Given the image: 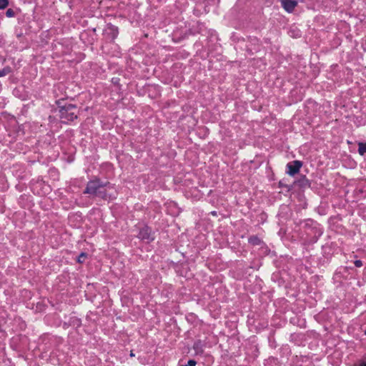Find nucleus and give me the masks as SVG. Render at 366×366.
<instances>
[{"instance_id":"obj_1","label":"nucleus","mask_w":366,"mask_h":366,"mask_svg":"<svg viewBox=\"0 0 366 366\" xmlns=\"http://www.w3.org/2000/svg\"><path fill=\"white\" fill-rule=\"evenodd\" d=\"M109 185L110 182H102L99 178L96 177L87 182L83 193L85 194H87L94 197H99L104 200H107L108 198V194L107 191L103 189V188L109 187Z\"/></svg>"},{"instance_id":"obj_2","label":"nucleus","mask_w":366,"mask_h":366,"mask_svg":"<svg viewBox=\"0 0 366 366\" xmlns=\"http://www.w3.org/2000/svg\"><path fill=\"white\" fill-rule=\"evenodd\" d=\"M56 104L59 109V117L64 124H68L78 118V109L76 104L64 103V99H59Z\"/></svg>"},{"instance_id":"obj_3","label":"nucleus","mask_w":366,"mask_h":366,"mask_svg":"<svg viewBox=\"0 0 366 366\" xmlns=\"http://www.w3.org/2000/svg\"><path fill=\"white\" fill-rule=\"evenodd\" d=\"M118 35L119 28L111 23H108L102 31V41L105 44H113Z\"/></svg>"},{"instance_id":"obj_4","label":"nucleus","mask_w":366,"mask_h":366,"mask_svg":"<svg viewBox=\"0 0 366 366\" xmlns=\"http://www.w3.org/2000/svg\"><path fill=\"white\" fill-rule=\"evenodd\" d=\"M322 234L323 229L320 224L312 227L305 232V243L308 245L316 243Z\"/></svg>"},{"instance_id":"obj_5","label":"nucleus","mask_w":366,"mask_h":366,"mask_svg":"<svg viewBox=\"0 0 366 366\" xmlns=\"http://www.w3.org/2000/svg\"><path fill=\"white\" fill-rule=\"evenodd\" d=\"M140 240L150 243L155 239L154 232L152 229L147 224H144L142 228L139 229L138 234L137 236Z\"/></svg>"},{"instance_id":"obj_6","label":"nucleus","mask_w":366,"mask_h":366,"mask_svg":"<svg viewBox=\"0 0 366 366\" xmlns=\"http://www.w3.org/2000/svg\"><path fill=\"white\" fill-rule=\"evenodd\" d=\"M302 162L300 160H294L287 163V174L290 176L294 177L295 174L299 173L300 168L302 167Z\"/></svg>"},{"instance_id":"obj_7","label":"nucleus","mask_w":366,"mask_h":366,"mask_svg":"<svg viewBox=\"0 0 366 366\" xmlns=\"http://www.w3.org/2000/svg\"><path fill=\"white\" fill-rule=\"evenodd\" d=\"M294 184L301 189L310 188L311 186L310 181L305 176L302 175L299 179L294 182Z\"/></svg>"},{"instance_id":"obj_8","label":"nucleus","mask_w":366,"mask_h":366,"mask_svg":"<svg viewBox=\"0 0 366 366\" xmlns=\"http://www.w3.org/2000/svg\"><path fill=\"white\" fill-rule=\"evenodd\" d=\"M281 4L287 12L292 13L297 6V1L295 0H281Z\"/></svg>"},{"instance_id":"obj_9","label":"nucleus","mask_w":366,"mask_h":366,"mask_svg":"<svg viewBox=\"0 0 366 366\" xmlns=\"http://www.w3.org/2000/svg\"><path fill=\"white\" fill-rule=\"evenodd\" d=\"M204 344L201 340H197L194 342L193 349L196 355H202L204 352Z\"/></svg>"},{"instance_id":"obj_10","label":"nucleus","mask_w":366,"mask_h":366,"mask_svg":"<svg viewBox=\"0 0 366 366\" xmlns=\"http://www.w3.org/2000/svg\"><path fill=\"white\" fill-rule=\"evenodd\" d=\"M248 243L252 246H259L263 244V241L258 236L252 235L248 238Z\"/></svg>"},{"instance_id":"obj_11","label":"nucleus","mask_w":366,"mask_h":366,"mask_svg":"<svg viewBox=\"0 0 366 366\" xmlns=\"http://www.w3.org/2000/svg\"><path fill=\"white\" fill-rule=\"evenodd\" d=\"M304 223H305V225H304L305 232H306L307 230L311 229L312 227H313V226L315 227V226L320 224L316 221L311 219H307L305 220Z\"/></svg>"},{"instance_id":"obj_12","label":"nucleus","mask_w":366,"mask_h":366,"mask_svg":"<svg viewBox=\"0 0 366 366\" xmlns=\"http://www.w3.org/2000/svg\"><path fill=\"white\" fill-rule=\"evenodd\" d=\"M358 153L362 156L366 154V142L358 143Z\"/></svg>"},{"instance_id":"obj_13","label":"nucleus","mask_w":366,"mask_h":366,"mask_svg":"<svg viewBox=\"0 0 366 366\" xmlns=\"http://www.w3.org/2000/svg\"><path fill=\"white\" fill-rule=\"evenodd\" d=\"M11 71V69L9 66H6L2 69H0V77L4 76L9 74Z\"/></svg>"},{"instance_id":"obj_14","label":"nucleus","mask_w":366,"mask_h":366,"mask_svg":"<svg viewBox=\"0 0 366 366\" xmlns=\"http://www.w3.org/2000/svg\"><path fill=\"white\" fill-rule=\"evenodd\" d=\"M87 257V254L85 252H81L80 254L77 257V262L83 263L85 261V259Z\"/></svg>"},{"instance_id":"obj_15","label":"nucleus","mask_w":366,"mask_h":366,"mask_svg":"<svg viewBox=\"0 0 366 366\" xmlns=\"http://www.w3.org/2000/svg\"><path fill=\"white\" fill-rule=\"evenodd\" d=\"M9 5V0H0V9H6Z\"/></svg>"},{"instance_id":"obj_16","label":"nucleus","mask_w":366,"mask_h":366,"mask_svg":"<svg viewBox=\"0 0 366 366\" xmlns=\"http://www.w3.org/2000/svg\"><path fill=\"white\" fill-rule=\"evenodd\" d=\"M16 13L12 9H9L6 11V16L9 18L14 17Z\"/></svg>"},{"instance_id":"obj_17","label":"nucleus","mask_w":366,"mask_h":366,"mask_svg":"<svg viewBox=\"0 0 366 366\" xmlns=\"http://www.w3.org/2000/svg\"><path fill=\"white\" fill-rule=\"evenodd\" d=\"M279 187H280V188L285 187L287 189L288 191H290L292 188L291 186H288V185L284 184L282 181L279 182Z\"/></svg>"},{"instance_id":"obj_18","label":"nucleus","mask_w":366,"mask_h":366,"mask_svg":"<svg viewBox=\"0 0 366 366\" xmlns=\"http://www.w3.org/2000/svg\"><path fill=\"white\" fill-rule=\"evenodd\" d=\"M196 364H197V362L194 360H189L187 362V364L186 365L195 366Z\"/></svg>"},{"instance_id":"obj_19","label":"nucleus","mask_w":366,"mask_h":366,"mask_svg":"<svg viewBox=\"0 0 366 366\" xmlns=\"http://www.w3.org/2000/svg\"><path fill=\"white\" fill-rule=\"evenodd\" d=\"M353 366H366V361L360 360L357 363L355 364Z\"/></svg>"},{"instance_id":"obj_20","label":"nucleus","mask_w":366,"mask_h":366,"mask_svg":"<svg viewBox=\"0 0 366 366\" xmlns=\"http://www.w3.org/2000/svg\"><path fill=\"white\" fill-rule=\"evenodd\" d=\"M355 267H360L362 266V262L360 259H357L354 262Z\"/></svg>"},{"instance_id":"obj_21","label":"nucleus","mask_w":366,"mask_h":366,"mask_svg":"<svg viewBox=\"0 0 366 366\" xmlns=\"http://www.w3.org/2000/svg\"><path fill=\"white\" fill-rule=\"evenodd\" d=\"M88 31H92L93 32L94 34H96V32H97V29L95 27L92 28V29H88Z\"/></svg>"},{"instance_id":"obj_22","label":"nucleus","mask_w":366,"mask_h":366,"mask_svg":"<svg viewBox=\"0 0 366 366\" xmlns=\"http://www.w3.org/2000/svg\"><path fill=\"white\" fill-rule=\"evenodd\" d=\"M210 214L214 216V217H217V211H212L210 212Z\"/></svg>"},{"instance_id":"obj_23","label":"nucleus","mask_w":366,"mask_h":366,"mask_svg":"<svg viewBox=\"0 0 366 366\" xmlns=\"http://www.w3.org/2000/svg\"><path fill=\"white\" fill-rule=\"evenodd\" d=\"M112 81V82H113L114 84H118V82H119V79L113 78Z\"/></svg>"},{"instance_id":"obj_24","label":"nucleus","mask_w":366,"mask_h":366,"mask_svg":"<svg viewBox=\"0 0 366 366\" xmlns=\"http://www.w3.org/2000/svg\"><path fill=\"white\" fill-rule=\"evenodd\" d=\"M94 41H95V39L92 37V39H91V41H89V43H90L91 44H93Z\"/></svg>"},{"instance_id":"obj_25","label":"nucleus","mask_w":366,"mask_h":366,"mask_svg":"<svg viewBox=\"0 0 366 366\" xmlns=\"http://www.w3.org/2000/svg\"><path fill=\"white\" fill-rule=\"evenodd\" d=\"M129 355H130V357H134V355H134V353L133 352V351L132 350V351L130 352Z\"/></svg>"},{"instance_id":"obj_26","label":"nucleus","mask_w":366,"mask_h":366,"mask_svg":"<svg viewBox=\"0 0 366 366\" xmlns=\"http://www.w3.org/2000/svg\"><path fill=\"white\" fill-rule=\"evenodd\" d=\"M77 322H78L77 325H78V326H79V325H80V324H81V321H80V320H77Z\"/></svg>"},{"instance_id":"obj_27","label":"nucleus","mask_w":366,"mask_h":366,"mask_svg":"<svg viewBox=\"0 0 366 366\" xmlns=\"http://www.w3.org/2000/svg\"><path fill=\"white\" fill-rule=\"evenodd\" d=\"M181 366H188V365H181Z\"/></svg>"},{"instance_id":"obj_28","label":"nucleus","mask_w":366,"mask_h":366,"mask_svg":"<svg viewBox=\"0 0 366 366\" xmlns=\"http://www.w3.org/2000/svg\"><path fill=\"white\" fill-rule=\"evenodd\" d=\"M365 335H366V330L365 331Z\"/></svg>"}]
</instances>
